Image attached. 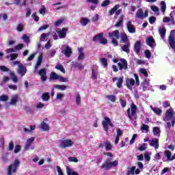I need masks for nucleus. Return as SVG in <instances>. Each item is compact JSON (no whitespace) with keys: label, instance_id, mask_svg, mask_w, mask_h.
Listing matches in <instances>:
<instances>
[{"label":"nucleus","instance_id":"f257e3e1","mask_svg":"<svg viewBox=\"0 0 175 175\" xmlns=\"http://www.w3.org/2000/svg\"><path fill=\"white\" fill-rule=\"evenodd\" d=\"M111 159H107L106 161L103 163L101 165V169H104L105 170H109V169L111 167H116L118 166V161L115 160L113 161H111Z\"/></svg>","mask_w":175,"mask_h":175},{"label":"nucleus","instance_id":"f03ea898","mask_svg":"<svg viewBox=\"0 0 175 175\" xmlns=\"http://www.w3.org/2000/svg\"><path fill=\"white\" fill-rule=\"evenodd\" d=\"M164 121H171L172 126H174L175 124V112L173 109L170 108L165 112V118Z\"/></svg>","mask_w":175,"mask_h":175},{"label":"nucleus","instance_id":"7ed1b4c3","mask_svg":"<svg viewBox=\"0 0 175 175\" xmlns=\"http://www.w3.org/2000/svg\"><path fill=\"white\" fill-rule=\"evenodd\" d=\"M74 143L71 139H60L57 142V146L59 148H68V147H72Z\"/></svg>","mask_w":175,"mask_h":175},{"label":"nucleus","instance_id":"20e7f679","mask_svg":"<svg viewBox=\"0 0 175 175\" xmlns=\"http://www.w3.org/2000/svg\"><path fill=\"white\" fill-rule=\"evenodd\" d=\"M18 166H20V161H18V159H16L13 164L8 167V175H12L13 173H16L17 169H18Z\"/></svg>","mask_w":175,"mask_h":175},{"label":"nucleus","instance_id":"39448f33","mask_svg":"<svg viewBox=\"0 0 175 175\" xmlns=\"http://www.w3.org/2000/svg\"><path fill=\"white\" fill-rule=\"evenodd\" d=\"M136 110H137V107L135 104H132L131 108L127 109V114L130 120H133V117L136 114Z\"/></svg>","mask_w":175,"mask_h":175},{"label":"nucleus","instance_id":"423d86ee","mask_svg":"<svg viewBox=\"0 0 175 175\" xmlns=\"http://www.w3.org/2000/svg\"><path fill=\"white\" fill-rule=\"evenodd\" d=\"M174 35H175V30H172L170 31V35L169 36V38H168V42H169V44H170L171 49H172L175 51V37H174Z\"/></svg>","mask_w":175,"mask_h":175},{"label":"nucleus","instance_id":"0eeeda50","mask_svg":"<svg viewBox=\"0 0 175 175\" xmlns=\"http://www.w3.org/2000/svg\"><path fill=\"white\" fill-rule=\"evenodd\" d=\"M109 125L113 128V123H111V120L109 118H105V120L103 122V126L106 132L109 131Z\"/></svg>","mask_w":175,"mask_h":175},{"label":"nucleus","instance_id":"6e6552de","mask_svg":"<svg viewBox=\"0 0 175 175\" xmlns=\"http://www.w3.org/2000/svg\"><path fill=\"white\" fill-rule=\"evenodd\" d=\"M120 62L121 63L118 64V66L119 67L120 70H122L123 69L126 70V69H128V62L126 59L121 58Z\"/></svg>","mask_w":175,"mask_h":175},{"label":"nucleus","instance_id":"1a4fd4ad","mask_svg":"<svg viewBox=\"0 0 175 175\" xmlns=\"http://www.w3.org/2000/svg\"><path fill=\"white\" fill-rule=\"evenodd\" d=\"M18 73L21 75V77L25 76V73H27V67H25L24 64H20L18 68Z\"/></svg>","mask_w":175,"mask_h":175},{"label":"nucleus","instance_id":"9d476101","mask_svg":"<svg viewBox=\"0 0 175 175\" xmlns=\"http://www.w3.org/2000/svg\"><path fill=\"white\" fill-rule=\"evenodd\" d=\"M38 75L40 76L42 81H46V80H47V71L46 68L40 69L38 72Z\"/></svg>","mask_w":175,"mask_h":175},{"label":"nucleus","instance_id":"9b49d317","mask_svg":"<svg viewBox=\"0 0 175 175\" xmlns=\"http://www.w3.org/2000/svg\"><path fill=\"white\" fill-rule=\"evenodd\" d=\"M149 144L150 146H151V147H154L155 150H158V148H159V142L156 138H152V139H150Z\"/></svg>","mask_w":175,"mask_h":175},{"label":"nucleus","instance_id":"f8f14e48","mask_svg":"<svg viewBox=\"0 0 175 175\" xmlns=\"http://www.w3.org/2000/svg\"><path fill=\"white\" fill-rule=\"evenodd\" d=\"M140 50H142V41L138 40L135 42L134 45V51L137 55L140 54Z\"/></svg>","mask_w":175,"mask_h":175},{"label":"nucleus","instance_id":"ddd939ff","mask_svg":"<svg viewBox=\"0 0 175 175\" xmlns=\"http://www.w3.org/2000/svg\"><path fill=\"white\" fill-rule=\"evenodd\" d=\"M98 70V66L93 65L92 67V78L93 80H96L98 79V73L96 72Z\"/></svg>","mask_w":175,"mask_h":175},{"label":"nucleus","instance_id":"4468645a","mask_svg":"<svg viewBox=\"0 0 175 175\" xmlns=\"http://www.w3.org/2000/svg\"><path fill=\"white\" fill-rule=\"evenodd\" d=\"M126 27L130 33H135V32H136V28H135L133 25H132V22H131V21L127 22Z\"/></svg>","mask_w":175,"mask_h":175},{"label":"nucleus","instance_id":"2eb2a0df","mask_svg":"<svg viewBox=\"0 0 175 175\" xmlns=\"http://www.w3.org/2000/svg\"><path fill=\"white\" fill-rule=\"evenodd\" d=\"M62 54H64L67 58H69L72 55V49L67 46L64 50L62 51Z\"/></svg>","mask_w":175,"mask_h":175},{"label":"nucleus","instance_id":"dca6fc26","mask_svg":"<svg viewBox=\"0 0 175 175\" xmlns=\"http://www.w3.org/2000/svg\"><path fill=\"white\" fill-rule=\"evenodd\" d=\"M17 102H18V95L14 94L11 96V100L10 102V105L12 106H16L17 105Z\"/></svg>","mask_w":175,"mask_h":175},{"label":"nucleus","instance_id":"f3484780","mask_svg":"<svg viewBox=\"0 0 175 175\" xmlns=\"http://www.w3.org/2000/svg\"><path fill=\"white\" fill-rule=\"evenodd\" d=\"M33 142H35V137H32L27 140L25 147V151H28V150H29V147H31V144H32Z\"/></svg>","mask_w":175,"mask_h":175},{"label":"nucleus","instance_id":"a211bd4d","mask_svg":"<svg viewBox=\"0 0 175 175\" xmlns=\"http://www.w3.org/2000/svg\"><path fill=\"white\" fill-rule=\"evenodd\" d=\"M84 49L83 47H80L78 49L79 56H78V61H83L84 58H85V55L84 52H83Z\"/></svg>","mask_w":175,"mask_h":175},{"label":"nucleus","instance_id":"6ab92c4d","mask_svg":"<svg viewBox=\"0 0 175 175\" xmlns=\"http://www.w3.org/2000/svg\"><path fill=\"white\" fill-rule=\"evenodd\" d=\"M146 43L147 46H149V47H152L154 44H155V40H154V37L150 36L149 38H147Z\"/></svg>","mask_w":175,"mask_h":175},{"label":"nucleus","instance_id":"aec40b11","mask_svg":"<svg viewBox=\"0 0 175 175\" xmlns=\"http://www.w3.org/2000/svg\"><path fill=\"white\" fill-rule=\"evenodd\" d=\"M68 32V29L62 28L61 31H58V35L60 39H65L66 38V33Z\"/></svg>","mask_w":175,"mask_h":175},{"label":"nucleus","instance_id":"412c9836","mask_svg":"<svg viewBox=\"0 0 175 175\" xmlns=\"http://www.w3.org/2000/svg\"><path fill=\"white\" fill-rule=\"evenodd\" d=\"M109 38H116V39H120V31L118 30H115L112 32L109 33Z\"/></svg>","mask_w":175,"mask_h":175},{"label":"nucleus","instance_id":"4be33fe9","mask_svg":"<svg viewBox=\"0 0 175 175\" xmlns=\"http://www.w3.org/2000/svg\"><path fill=\"white\" fill-rule=\"evenodd\" d=\"M124 44H126L122 46V51H124V53L129 54V51H131V50L129 49V48L131 47V42H126Z\"/></svg>","mask_w":175,"mask_h":175},{"label":"nucleus","instance_id":"5701e85b","mask_svg":"<svg viewBox=\"0 0 175 175\" xmlns=\"http://www.w3.org/2000/svg\"><path fill=\"white\" fill-rule=\"evenodd\" d=\"M46 121H49V120L48 119L44 120V121L41 124V129L44 130L45 132H46V131H49L50 129V127L49 126V124H47L46 123Z\"/></svg>","mask_w":175,"mask_h":175},{"label":"nucleus","instance_id":"b1692460","mask_svg":"<svg viewBox=\"0 0 175 175\" xmlns=\"http://www.w3.org/2000/svg\"><path fill=\"white\" fill-rule=\"evenodd\" d=\"M135 79H126V85L128 88H131L132 85H135Z\"/></svg>","mask_w":175,"mask_h":175},{"label":"nucleus","instance_id":"393cba45","mask_svg":"<svg viewBox=\"0 0 175 175\" xmlns=\"http://www.w3.org/2000/svg\"><path fill=\"white\" fill-rule=\"evenodd\" d=\"M124 23V15H121L119 18V21L115 24L114 27L116 28H120L122 27V23Z\"/></svg>","mask_w":175,"mask_h":175},{"label":"nucleus","instance_id":"a878e982","mask_svg":"<svg viewBox=\"0 0 175 175\" xmlns=\"http://www.w3.org/2000/svg\"><path fill=\"white\" fill-rule=\"evenodd\" d=\"M164 155L167 158V161H173V156H172V152L169 151V150H165L164 151Z\"/></svg>","mask_w":175,"mask_h":175},{"label":"nucleus","instance_id":"bb28decb","mask_svg":"<svg viewBox=\"0 0 175 175\" xmlns=\"http://www.w3.org/2000/svg\"><path fill=\"white\" fill-rule=\"evenodd\" d=\"M136 16L138 18H141V20H143L144 18V12H143V10L142 8H139L137 12H136Z\"/></svg>","mask_w":175,"mask_h":175},{"label":"nucleus","instance_id":"cd10ccee","mask_svg":"<svg viewBox=\"0 0 175 175\" xmlns=\"http://www.w3.org/2000/svg\"><path fill=\"white\" fill-rule=\"evenodd\" d=\"M159 32L161 39H165V36H166V29L165 27H160Z\"/></svg>","mask_w":175,"mask_h":175},{"label":"nucleus","instance_id":"c85d7f7f","mask_svg":"<svg viewBox=\"0 0 175 175\" xmlns=\"http://www.w3.org/2000/svg\"><path fill=\"white\" fill-rule=\"evenodd\" d=\"M120 38L123 43H129V39H128V36L126 35V33H122L120 34Z\"/></svg>","mask_w":175,"mask_h":175},{"label":"nucleus","instance_id":"c756f323","mask_svg":"<svg viewBox=\"0 0 175 175\" xmlns=\"http://www.w3.org/2000/svg\"><path fill=\"white\" fill-rule=\"evenodd\" d=\"M102 39H103V33H100L94 36L93 42H98V40H99L100 42V40H102Z\"/></svg>","mask_w":175,"mask_h":175},{"label":"nucleus","instance_id":"7c9ffc66","mask_svg":"<svg viewBox=\"0 0 175 175\" xmlns=\"http://www.w3.org/2000/svg\"><path fill=\"white\" fill-rule=\"evenodd\" d=\"M10 76H11L12 80V81H14V83H17L18 81V78H17V76L16 75L14 72L10 71Z\"/></svg>","mask_w":175,"mask_h":175},{"label":"nucleus","instance_id":"2f4dec72","mask_svg":"<svg viewBox=\"0 0 175 175\" xmlns=\"http://www.w3.org/2000/svg\"><path fill=\"white\" fill-rule=\"evenodd\" d=\"M100 62L101 63L102 66L103 68H107L108 66V63H107V59L106 58H100Z\"/></svg>","mask_w":175,"mask_h":175},{"label":"nucleus","instance_id":"473e14b6","mask_svg":"<svg viewBox=\"0 0 175 175\" xmlns=\"http://www.w3.org/2000/svg\"><path fill=\"white\" fill-rule=\"evenodd\" d=\"M42 99L44 102L49 101V99H50V94L49 92H45L42 96Z\"/></svg>","mask_w":175,"mask_h":175},{"label":"nucleus","instance_id":"72a5a7b5","mask_svg":"<svg viewBox=\"0 0 175 175\" xmlns=\"http://www.w3.org/2000/svg\"><path fill=\"white\" fill-rule=\"evenodd\" d=\"M151 109L155 113V114H157V116H161L162 113V110L159 108L157 107H152V106H150Z\"/></svg>","mask_w":175,"mask_h":175},{"label":"nucleus","instance_id":"f704fd0d","mask_svg":"<svg viewBox=\"0 0 175 175\" xmlns=\"http://www.w3.org/2000/svg\"><path fill=\"white\" fill-rule=\"evenodd\" d=\"M120 8V5H116L114 8H111L110 11L109 12V16H113L116 12H117V10Z\"/></svg>","mask_w":175,"mask_h":175},{"label":"nucleus","instance_id":"c9c22d12","mask_svg":"<svg viewBox=\"0 0 175 175\" xmlns=\"http://www.w3.org/2000/svg\"><path fill=\"white\" fill-rule=\"evenodd\" d=\"M66 172L68 175H79L77 172L73 171V170L69 168V167H66Z\"/></svg>","mask_w":175,"mask_h":175},{"label":"nucleus","instance_id":"e433bc0d","mask_svg":"<svg viewBox=\"0 0 175 175\" xmlns=\"http://www.w3.org/2000/svg\"><path fill=\"white\" fill-rule=\"evenodd\" d=\"M80 23L82 25L85 27V25H87V24H88L90 23V19H88L87 18H81Z\"/></svg>","mask_w":175,"mask_h":175},{"label":"nucleus","instance_id":"4c0bfd02","mask_svg":"<svg viewBox=\"0 0 175 175\" xmlns=\"http://www.w3.org/2000/svg\"><path fill=\"white\" fill-rule=\"evenodd\" d=\"M50 79L51 80H58V79H59V75H58L57 73L53 72L51 73Z\"/></svg>","mask_w":175,"mask_h":175},{"label":"nucleus","instance_id":"58836bf2","mask_svg":"<svg viewBox=\"0 0 175 175\" xmlns=\"http://www.w3.org/2000/svg\"><path fill=\"white\" fill-rule=\"evenodd\" d=\"M153 134L154 136H160L161 130L159 129V127L153 128Z\"/></svg>","mask_w":175,"mask_h":175},{"label":"nucleus","instance_id":"ea45409f","mask_svg":"<svg viewBox=\"0 0 175 175\" xmlns=\"http://www.w3.org/2000/svg\"><path fill=\"white\" fill-rule=\"evenodd\" d=\"M76 100V105L78 106H80L81 105V96H80V94H77L75 97Z\"/></svg>","mask_w":175,"mask_h":175},{"label":"nucleus","instance_id":"a19ab883","mask_svg":"<svg viewBox=\"0 0 175 175\" xmlns=\"http://www.w3.org/2000/svg\"><path fill=\"white\" fill-rule=\"evenodd\" d=\"M55 69H57V70H60V72H62V73H65V68H64V66L61 64H57L55 66Z\"/></svg>","mask_w":175,"mask_h":175},{"label":"nucleus","instance_id":"79ce46f5","mask_svg":"<svg viewBox=\"0 0 175 175\" xmlns=\"http://www.w3.org/2000/svg\"><path fill=\"white\" fill-rule=\"evenodd\" d=\"M161 10L162 13H165V12H166V3L165 1L161 2Z\"/></svg>","mask_w":175,"mask_h":175},{"label":"nucleus","instance_id":"37998d69","mask_svg":"<svg viewBox=\"0 0 175 175\" xmlns=\"http://www.w3.org/2000/svg\"><path fill=\"white\" fill-rule=\"evenodd\" d=\"M105 98L111 102H116V96L114 95H107Z\"/></svg>","mask_w":175,"mask_h":175},{"label":"nucleus","instance_id":"c03bdc74","mask_svg":"<svg viewBox=\"0 0 175 175\" xmlns=\"http://www.w3.org/2000/svg\"><path fill=\"white\" fill-rule=\"evenodd\" d=\"M122 81H124V78H119L118 82L116 83V85L118 88H121L122 87Z\"/></svg>","mask_w":175,"mask_h":175},{"label":"nucleus","instance_id":"a18cd8bd","mask_svg":"<svg viewBox=\"0 0 175 175\" xmlns=\"http://www.w3.org/2000/svg\"><path fill=\"white\" fill-rule=\"evenodd\" d=\"M18 32H23L24 31V25L23 23L18 24L16 27Z\"/></svg>","mask_w":175,"mask_h":175},{"label":"nucleus","instance_id":"49530a36","mask_svg":"<svg viewBox=\"0 0 175 175\" xmlns=\"http://www.w3.org/2000/svg\"><path fill=\"white\" fill-rule=\"evenodd\" d=\"M135 170H136V167L133 166L131 168H130L129 170V171L127 172V174L128 175H133L135 174Z\"/></svg>","mask_w":175,"mask_h":175},{"label":"nucleus","instance_id":"de8ad7c7","mask_svg":"<svg viewBox=\"0 0 175 175\" xmlns=\"http://www.w3.org/2000/svg\"><path fill=\"white\" fill-rule=\"evenodd\" d=\"M148 125L146 124H143L142 126L141 127V131H142V132L147 133V132H148Z\"/></svg>","mask_w":175,"mask_h":175},{"label":"nucleus","instance_id":"09e8293b","mask_svg":"<svg viewBox=\"0 0 175 175\" xmlns=\"http://www.w3.org/2000/svg\"><path fill=\"white\" fill-rule=\"evenodd\" d=\"M112 146H111V144L110 143V142H105V149L107 150V151H110V150H111Z\"/></svg>","mask_w":175,"mask_h":175},{"label":"nucleus","instance_id":"8fccbe9b","mask_svg":"<svg viewBox=\"0 0 175 175\" xmlns=\"http://www.w3.org/2000/svg\"><path fill=\"white\" fill-rule=\"evenodd\" d=\"M35 128H36V126H30L29 129L24 128V132L27 133L28 132H31V131H34Z\"/></svg>","mask_w":175,"mask_h":175},{"label":"nucleus","instance_id":"3c124183","mask_svg":"<svg viewBox=\"0 0 175 175\" xmlns=\"http://www.w3.org/2000/svg\"><path fill=\"white\" fill-rule=\"evenodd\" d=\"M9 100V96L8 95H2L0 96L1 102H6Z\"/></svg>","mask_w":175,"mask_h":175},{"label":"nucleus","instance_id":"603ef678","mask_svg":"<svg viewBox=\"0 0 175 175\" xmlns=\"http://www.w3.org/2000/svg\"><path fill=\"white\" fill-rule=\"evenodd\" d=\"M14 150V143L13 142H10L8 144V151H13Z\"/></svg>","mask_w":175,"mask_h":175},{"label":"nucleus","instance_id":"864d4df0","mask_svg":"<svg viewBox=\"0 0 175 175\" xmlns=\"http://www.w3.org/2000/svg\"><path fill=\"white\" fill-rule=\"evenodd\" d=\"M144 54L146 58H147L148 59H150V58H151V52L150 51V50H146L144 51Z\"/></svg>","mask_w":175,"mask_h":175},{"label":"nucleus","instance_id":"5fc2aeb1","mask_svg":"<svg viewBox=\"0 0 175 175\" xmlns=\"http://www.w3.org/2000/svg\"><path fill=\"white\" fill-rule=\"evenodd\" d=\"M75 68H77L78 69H83L84 68V66L81 65V64L79 62H75L73 64Z\"/></svg>","mask_w":175,"mask_h":175},{"label":"nucleus","instance_id":"6e6d98bb","mask_svg":"<svg viewBox=\"0 0 175 175\" xmlns=\"http://www.w3.org/2000/svg\"><path fill=\"white\" fill-rule=\"evenodd\" d=\"M21 151V146L16 145L14 150V154H18V152H20Z\"/></svg>","mask_w":175,"mask_h":175},{"label":"nucleus","instance_id":"4d7b16f0","mask_svg":"<svg viewBox=\"0 0 175 175\" xmlns=\"http://www.w3.org/2000/svg\"><path fill=\"white\" fill-rule=\"evenodd\" d=\"M31 17H33V20L36 21V23H38L40 18L37 15L36 12H33L31 15Z\"/></svg>","mask_w":175,"mask_h":175},{"label":"nucleus","instance_id":"13d9d810","mask_svg":"<svg viewBox=\"0 0 175 175\" xmlns=\"http://www.w3.org/2000/svg\"><path fill=\"white\" fill-rule=\"evenodd\" d=\"M109 5H110V0H105L101 3L102 8H105V6H109Z\"/></svg>","mask_w":175,"mask_h":175},{"label":"nucleus","instance_id":"bf43d9fd","mask_svg":"<svg viewBox=\"0 0 175 175\" xmlns=\"http://www.w3.org/2000/svg\"><path fill=\"white\" fill-rule=\"evenodd\" d=\"M0 70L1 72H10V69L5 66H0Z\"/></svg>","mask_w":175,"mask_h":175},{"label":"nucleus","instance_id":"052dcab7","mask_svg":"<svg viewBox=\"0 0 175 175\" xmlns=\"http://www.w3.org/2000/svg\"><path fill=\"white\" fill-rule=\"evenodd\" d=\"M55 54H57V51L55 49H52L49 51V55L51 58H53L55 56Z\"/></svg>","mask_w":175,"mask_h":175},{"label":"nucleus","instance_id":"680f3d73","mask_svg":"<svg viewBox=\"0 0 175 175\" xmlns=\"http://www.w3.org/2000/svg\"><path fill=\"white\" fill-rule=\"evenodd\" d=\"M144 158H145L146 161H150V159H151V154H150L148 152H146L144 154Z\"/></svg>","mask_w":175,"mask_h":175},{"label":"nucleus","instance_id":"e2e57ef3","mask_svg":"<svg viewBox=\"0 0 175 175\" xmlns=\"http://www.w3.org/2000/svg\"><path fill=\"white\" fill-rule=\"evenodd\" d=\"M140 72L145 77H148V73L147 72V70L144 68H140Z\"/></svg>","mask_w":175,"mask_h":175},{"label":"nucleus","instance_id":"0e129e2a","mask_svg":"<svg viewBox=\"0 0 175 175\" xmlns=\"http://www.w3.org/2000/svg\"><path fill=\"white\" fill-rule=\"evenodd\" d=\"M157 21V18L154 16H151L149 18V23L150 24H154V23H155V21Z\"/></svg>","mask_w":175,"mask_h":175},{"label":"nucleus","instance_id":"69168bd1","mask_svg":"<svg viewBox=\"0 0 175 175\" xmlns=\"http://www.w3.org/2000/svg\"><path fill=\"white\" fill-rule=\"evenodd\" d=\"M18 57V54L17 53H12L10 55V60L11 61H14L17 57Z\"/></svg>","mask_w":175,"mask_h":175},{"label":"nucleus","instance_id":"338daca9","mask_svg":"<svg viewBox=\"0 0 175 175\" xmlns=\"http://www.w3.org/2000/svg\"><path fill=\"white\" fill-rule=\"evenodd\" d=\"M46 11V7L44 5H42V8L40 9V14H45Z\"/></svg>","mask_w":175,"mask_h":175},{"label":"nucleus","instance_id":"774afa93","mask_svg":"<svg viewBox=\"0 0 175 175\" xmlns=\"http://www.w3.org/2000/svg\"><path fill=\"white\" fill-rule=\"evenodd\" d=\"M65 95L62 93H57L56 96V99H59V100H62V98H64Z\"/></svg>","mask_w":175,"mask_h":175}]
</instances>
